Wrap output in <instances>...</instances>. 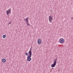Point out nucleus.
<instances>
[{"label":"nucleus","mask_w":73,"mask_h":73,"mask_svg":"<svg viewBox=\"0 0 73 73\" xmlns=\"http://www.w3.org/2000/svg\"><path fill=\"white\" fill-rule=\"evenodd\" d=\"M32 47H31L30 50L28 52L29 55L27 56V60H28V61H31V57H32Z\"/></svg>","instance_id":"obj_1"},{"label":"nucleus","mask_w":73,"mask_h":73,"mask_svg":"<svg viewBox=\"0 0 73 73\" xmlns=\"http://www.w3.org/2000/svg\"><path fill=\"white\" fill-rule=\"evenodd\" d=\"M64 42H65V40L63 38H61L59 40V42L60 44H63L64 43Z\"/></svg>","instance_id":"obj_2"},{"label":"nucleus","mask_w":73,"mask_h":73,"mask_svg":"<svg viewBox=\"0 0 73 73\" xmlns=\"http://www.w3.org/2000/svg\"><path fill=\"white\" fill-rule=\"evenodd\" d=\"M49 20L50 23H52L53 21V17L52 16H50L49 17Z\"/></svg>","instance_id":"obj_3"},{"label":"nucleus","mask_w":73,"mask_h":73,"mask_svg":"<svg viewBox=\"0 0 73 73\" xmlns=\"http://www.w3.org/2000/svg\"><path fill=\"white\" fill-rule=\"evenodd\" d=\"M56 65V60H54L53 64L51 65L52 68H53V67H55V66Z\"/></svg>","instance_id":"obj_4"},{"label":"nucleus","mask_w":73,"mask_h":73,"mask_svg":"<svg viewBox=\"0 0 73 73\" xmlns=\"http://www.w3.org/2000/svg\"><path fill=\"white\" fill-rule=\"evenodd\" d=\"M11 10L10 9H9L7 11V15H9V13H11Z\"/></svg>","instance_id":"obj_5"},{"label":"nucleus","mask_w":73,"mask_h":73,"mask_svg":"<svg viewBox=\"0 0 73 73\" xmlns=\"http://www.w3.org/2000/svg\"><path fill=\"white\" fill-rule=\"evenodd\" d=\"M37 41L38 44H41V39H38Z\"/></svg>","instance_id":"obj_6"},{"label":"nucleus","mask_w":73,"mask_h":73,"mask_svg":"<svg viewBox=\"0 0 73 73\" xmlns=\"http://www.w3.org/2000/svg\"><path fill=\"white\" fill-rule=\"evenodd\" d=\"M2 61L3 62H6V59L5 58H3L2 60Z\"/></svg>","instance_id":"obj_7"},{"label":"nucleus","mask_w":73,"mask_h":73,"mask_svg":"<svg viewBox=\"0 0 73 73\" xmlns=\"http://www.w3.org/2000/svg\"><path fill=\"white\" fill-rule=\"evenodd\" d=\"M6 36H7L6 35H3V37L4 38H5L6 37Z\"/></svg>","instance_id":"obj_8"},{"label":"nucleus","mask_w":73,"mask_h":73,"mask_svg":"<svg viewBox=\"0 0 73 73\" xmlns=\"http://www.w3.org/2000/svg\"><path fill=\"white\" fill-rule=\"evenodd\" d=\"M28 17H27V18H26V19H25L26 20H25V21H28Z\"/></svg>","instance_id":"obj_9"},{"label":"nucleus","mask_w":73,"mask_h":73,"mask_svg":"<svg viewBox=\"0 0 73 73\" xmlns=\"http://www.w3.org/2000/svg\"><path fill=\"white\" fill-rule=\"evenodd\" d=\"M28 53L27 52H26L25 53V55L26 56H28Z\"/></svg>","instance_id":"obj_10"},{"label":"nucleus","mask_w":73,"mask_h":73,"mask_svg":"<svg viewBox=\"0 0 73 73\" xmlns=\"http://www.w3.org/2000/svg\"><path fill=\"white\" fill-rule=\"evenodd\" d=\"M11 22H10L9 23V24H8V25H9V24H11Z\"/></svg>","instance_id":"obj_11"},{"label":"nucleus","mask_w":73,"mask_h":73,"mask_svg":"<svg viewBox=\"0 0 73 73\" xmlns=\"http://www.w3.org/2000/svg\"><path fill=\"white\" fill-rule=\"evenodd\" d=\"M27 25H29V26H30V24H29V23H28L27 24Z\"/></svg>","instance_id":"obj_12"},{"label":"nucleus","mask_w":73,"mask_h":73,"mask_svg":"<svg viewBox=\"0 0 73 73\" xmlns=\"http://www.w3.org/2000/svg\"><path fill=\"white\" fill-rule=\"evenodd\" d=\"M26 23H27V24H28V23H29L28 22V21H27Z\"/></svg>","instance_id":"obj_13"},{"label":"nucleus","mask_w":73,"mask_h":73,"mask_svg":"<svg viewBox=\"0 0 73 73\" xmlns=\"http://www.w3.org/2000/svg\"><path fill=\"white\" fill-rule=\"evenodd\" d=\"M57 58H55V61H56V60H57Z\"/></svg>","instance_id":"obj_14"},{"label":"nucleus","mask_w":73,"mask_h":73,"mask_svg":"<svg viewBox=\"0 0 73 73\" xmlns=\"http://www.w3.org/2000/svg\"><path fill=\"white\" fill-rule=\"evenodd\" d=\"M73 19V17H72L71 18V20H72Z\"/></svg>","instance_id":"obj_15"},{"label":"nucleus","mask_w":73,"mask_h":73,"mask_svg":"<svg viewBox=\"0 0 73 73\" xmlns=\"http://www.w3.org/2000/svg\"><path fill=\"white\" fill-rule=\"evenodd\" d=\"M25 20H26L25 19H24V20H25Z\"/></svg>","instance_id":"obj_16"}]
</instances>
